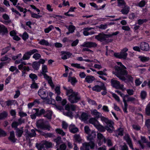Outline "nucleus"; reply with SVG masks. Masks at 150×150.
Instances as JSON below:
<instances>
[{
	"mask_svg": "<svg viewBox=\"0 0 150 150\" xmlns=\"http://www.w3.org/2000/svg\"><path fill=\"white\" fill-rule=\"evenodd\" d=\"M24 132L26 140L30 139V138L35 137L36 135L35 131L34 129H31V132L29 131L28 129H25Z\"/></svg>",
	"mask_w": 150,
	"mask_h": 150,
	"instance_id": "423d86ee",
	"label": "nucleus"
},
{
	"mask_svg": "<svg viewBox=\"0 0 150 150\" xmlns=\"http://www.w3.org/2000/svg\"><path fill=\"white\" fill-rule=\"evenodd\" d=\"M39 43L42 45H45L46 46H49V43L48 42L44 39L41 40L39 42Z\"/></svg>",
	"mask_w": 150,
	"mask_h": 150,
	"instance_id": "ea45409f",
	"label": "nucleus"
},
{
	"mask_svg": "<svg viewBox=\"0 0 150 150\" xmlns=\"http://www.w3.org/2000/svg\"><path fill=\"white\" fill-rule=\"evenodd\" d=\"M74 138L76 141L80 142H81L82 139L80 136L79 134H75L74 135Z\"/></svg>",
	"mask_w": 150,
	"mask_h": 150,
	"instance_id": "a18cd8bd",
	"label": "nucleus"
},
{
	"mask_svg": "<svg viewBox=\"0 0 150 150\" xmlns=\"http://www.w3.org/2000/svg\"><path fill=\"white\" fill-rule=\"evenodd\" d=\"M69 129L71 132L74 133L79 131L78 129L74 125H71L69 127Z\"/></svg>",
	"mask_w": 150,
	"mask_h": 150,
	"instance_id": "bb28decb",
	"label": "nucleus"
},
{
	"mask_svg": "<svg viewBox=\"0 0 150 150\" xmlns=\"http://www.w3.org/2000/svg\"><path fill=\"white\" fill-rule=\"evenodd\" d=\"M7 114L5 112L0 113V120L5 118L7 116Z\"/></svg>",
	"mask_w": 150,
	"mask_h": 150,
	"instance_id": "8fccbe9b",
	"label": "nucleus"
},
{
	"mask_svg": "<svg viewBox=\"0 0 150 150\" xmlns=\"http://www.w3.org/2000/svg\"><path fill=\"white\" fill-rule=\"evenodd\" d=\"M89 122L90 123L93 125L95 127L98 123L97 120L94 118L90 119L89 120Z\"/></svg>",
	"mask_w": 150,
	"mask_h": 150,
	"instance_id": "c9c22d12",
	"label": "nucleus"
},
{
	"mask_svg": "<svg viewBox=\"0 0 150 150\" xmlns=\"http://www.w3.org/2000/svg\"><path fill=\"white\" fill-rule=\"evenodd\" d=\"M68 81L70 82L71 84L74 86L77 82L76 78L74 77H71L69 75L68 76Z\"/></svg>",
	"mask_w": 150,
	"mask_h": 150,
	"instance_id": "393cba45",
	"label": "nucleus"
},
{
	"mask_svg": "<svg viewBox=\"0 0 150 150\" xmlns=\"http://www.w3.org/2000/svg\"><path fill=\"white\" fill-rule=\"evenodd\" d=\"M97 44L94 42H84L81 46L84 47L88 48L95 47L97 46Z\"/></svg>",
	"mask_w": 150,
	"mask_h": 150,
	"instance_id": "9b49d317",
	"label": "nucleus"
},
{
	"mask_svg": "<svg viewBox=\"0 0 150 150\" xmlns=\"http://www.w3.org/2000/svg\"><path fill=\"white\" fill-rule=\"evenodd\" d=\"M84 130L85 132L87 134H89L91 132V130L88 126H86L85 127Z\"/></svg>",
	"mask_w": 150,
	"mask_h": 150,
	"instance_id": "69168bd1",
	"label": "nucleus"
},
{
	"mask_svg": "<svg viewBox=\"0 0 150 150\" xmlns=\"http://www.w3.org/2000/svg\"><path fill=\"white\" fill-rule=\"evenodd\" d=\"M109 36L108 34H104L101 33L96 35L95 38L101 42L104 41L105 43H108L111 42L112 41V39L109 38Z\"/></svg>",
	"mask_w": 150,
	"mask_h": 150,
	"instance_id": "7ed1b4c3",
	"label": "nucleus"
},
{
	"mask_svg": "<svg viewBox=\"0 0 150 150\" xmlns=\"http://www.w3.org/2000/svg\"><path fill=\"white\" fill-rule=\"evenodd\" d=\"M147 21V20L146 19H139L138 20V23L139 24L141 25L144 23H146Z\"/></svg>",
	"mask_w": 150,
	"mask_h": 150,
	"instance_id": "0e129e2a",
	"label": "nucleus"
},
{
	"mask_svg": "<svg viewBox=\"0 0 150 150\" xmlns=\"http://www.w3.org/2000/svg\"><path fill=\"white\" fill-rule=\"evenodd\" d=\"M2 17L4 20H7V21H4V23L6 24H7L11 22V21L9 20V17L7 14H3L2 15Z\"/></svg>",
	"mask_w": 150,
	"mask_h": 150,
	"instance_id": "a878e982",
	"label": "nucleus"
},
{
	"mask_svg": "<svg viewBox=\"0 0 150 150\" xmlns=\"http://www.w3.org/2000/svg\"><path fill=\"white\" fill-rule=\"evenodd\" d=\"M45 99L47 101V103L48 104L54 105V103H55V100L52 99H47V98Z\"/></svg>",
	"mask_w": 150,
	"mask_h": 150,
	"instance_id": "6e6d98bb",
	"label": "nucleus"
},
{
	"mask_svg": "<svg viewBox=\"0 0 150 150\" xmlns=\"http://www.w3.org/2000/svg\"><path fill=\"white\" fill-rule=\"evenodd\" d=\"M123 137L124 139L126 141L127 144L129 145L130 147L132 149H134L132 141L129 135L128 134H126Z\"/></svg>",
	"mask_w": 150,
	"mask_h": 150,
	"instance_id": "2eb2a0df",
	"label": "nucleus"
},
{
	"mask_svg": "<svg viewBox=\"0 0 150 150\" xmlns=\"http://www.w3.org/2000/svg\"><path fill=\"white\" fill-rule=\"evenodd\" d=\"M67 96L69 100L71 103H76L81 100V97L78 92L74 91L73 90H70Z\"/></svg>",
	"mask_w": 150,
	"mask_h": 150,
	"instance_id": "f03ea898",
	"label": "nucleus"
},
{
	"mask_svg": "<svg viewBox=\"0 0 150 150\" xmlns=\"http://www.w3.org/2000/svg\"><path fill=\"white\" fill-rule=\"evenodd\" d=\"M39 96L43 99H45L48 96V92L44 89H40L38 92Z\"/></svg>",
	"mask_w": 150,
	"mask_h": 150,
	"instance_id": "9d476101",
	"label": "nucleus"
},
{
	"mask_svg": "<svg viewBox=\"0 0 150 150\" xmlns=\"http://www.w3.org/2000/svg\"><path fill=\"white\" fill-rule=\"evenodd\" d=\"M75 29L74 26L73 25H70L69 27V31H70L71 33H73Z\"/></svg>",
	"mask_w": 150,
	"mask_h": 150,
	"instance_id": "052dcab7",
	"label": "nucleus"
},
{
	"mask_svg": "<svg viewBox=\"0 0 150 150\" xmlns=\"http://www.w3.org/2000/svg\"><path fill=\"white\" fill-rule=\"evenodd\" d=\"M97 136L98 139L97 141L98 145L99 146H101L103 142L105 143H106V140L105 137L102 134L100 133H98L97 134Z\"/></svg>",
	"mask_w": 150,
	"mask_h": 150,
	"instance_id": "1a4fd4ad",
	"label": "nucleus"
},
{
	"mask_svg": "<svg viewBox=\"0 0 150 150\" xmlns=\"http://www.w3.org/2000/svg\"><path fill=\"white\" fill-rule=\"evenodd\" d=\"M99 131L104 132L105 131V127H103L102 125L98 124L95 127Z\"/></svg>",
	"mask_w": 150,
	"mask_h": 150,
	"instance_id": "2f4dec72",
	"label": "nucleus"
},
{
	"mask_svg": "<svg viewBox=\"0 0 150 150\" xmlns=\"http://www.w3.org/2000/svg\"><path fill=\"white\" fill-rule=\"evenodd\" d=\"M37 127L44 129H48L50 130V127L49 125L45 124L43 119H40L38 120L36 123Z\"/></svg>",
	"mask_w": 150,
	"mask_h": 150,
	"instance_id": "39448f33",
	"label": "nucleus"
},
{
	"mask_svg": "<svg viewBox=\"0 0 150 150\" xmlns=\"http://www.w3.org/2000/svg\"><path fill=\"white\" fill-rule=\"evenodd\" d=\"M66 145L64 144H63L60 146L59 148H57V150H66Z\"/></svg>",
	"mask_w": 150,
	"mask_h": 150,
	"instance_id": "603ef678",
	"label": "nucleus"
},
{
	"mask_svg": "<svg viewBox=\"0 0 150 150\" xmlns=\"http://www.w3.org/2000/svg\"><path fill=\"white\" fill-rule=\"evenodd\" d=\"M100 119L101 120L106 123L107 125H108L111 123H113V122L111 120H109L108 118L101 116L100 117Z\"/></svg>",
	"mask_w": 150,
	"mask_h": 150,
	"instance_id": "5701e85b",
	"label": "nucleus"
},
{
	"mask_svg": "<svg viewBox=\"0 0 150 150\" xmlns=\"http://www.w3.org/2000/svg\"><path fill=\"white\" fill-rule=\"evenodd\" d=\"M54 141L58 145H59L62 142V140L61 137L60 136L58 137L57 138L54 139Z\"/></svg>",
	"mask_w": 150,
	"mask_h": 150,
	"instance_id": "4c0bfd02",
	"label": "nucleus"
},
{
	"mask_svg": "<svg viewBox=\"0 0 150 150\" xmlns=\"http://www.w3.org/2000/svg\"><path fill=\"white\" fill-rule=\"evenodd\" d=\"M76 8L75 7H71L70 8L69 11L67 12V13H64V15L66 16H72L74 17V15L73 14H68V13L70 11H72V12H74V9H75Z\"/></svg>",
	"mask_w": 150,
	"mask_h": 150,
	"instance_id": "473e14b6",
	"label": "nucleus"
},
{
	"mask_svg": "<svg viewBox=\"0 0 150 150\" xmlns=\"http://www.w3.org/2000/svg\"><path fill=\"white\" fill-rule=\"evenodd\" d=\"M10 50L8 49V47H6L4 48L2 50V52L1 53V55H3L6 53L8 51Z\"/></svg>",
	"mask_w": 150,
	"mask_h": 150,
	"instance_id": "bf43d9fd",
	"label": "nucleus"
},
{
	"mask_svg": "<svg viewBox=\"0 0 150 150\" xmlns=\"http://www.w3.org/2000/svg\"><path fill=\"white\" fill-rule=\"evenodd\" d=\"M29 76L32 79L33 81H35V79L37 80L38 78L36 75L32 73L30 74Z\"/></svg>",
	"mask_w": 150,
	"mask_h": 150,
	"instance_id": "a19ab883",
	"label": "nucleus"
},
{
	"mask_svg": "<svg viewBox=\"0 0 150 150\" xmlns=\"http://www.w3.org/2000/svg\"><path fill=\"white\" fill-rule=\"evenodd\" d=\"M141 49L144 51H148L149 50V46L148 43L145 42H142L140 45Z\"/></svg>",
	"mask_w": 150,
	"mask_h": 150,
	"instance_id": "f8f14e48",
	"label": "nucleus"
},
{
	"mask_svg": "<svg viewBox=\"0 0 150 150\" xmlns=\"http://www.w3.org/2000/svg\"><path fill=\"white\" fill-rule=\"evenodd\" d=\"M77 60H78L79 61H84L86 62H93V60H91L90 59H83L82 57H79L77 58Z\"/></svg>",
	"mask_w": 150,
	"mask_h": 150,
	"instance_id": "13d9d810",
	"label": "nucleus"
},
{
	"mask_svg": "<svg viewBox=\"0 0 150 150\" xmlns=\"http://www.w3.org/2000/svg\"><path fill=\"white\" fill-rule=\"evenodd\" d=\"M47 67L46 65H43L42 66V74H46V72H47Z\"/></svg>",
	"mask_w": 150,
	"mask_h": 150,
	"instance_id": "5fc2aeb1",
	"label": "nucleus"
},
{
	"mask_svg": "<svg viewBox=\"0 0 150 150\" xmlns=\"http://www.w3.org/2000/svg\"><path fill=\"white\" fill-rule=\"evenodd\" d=\"M90 117V115L88 113L83 112L81 115L80 119L81 120L85 121L88 120Z\"/></svg>",
	"mask_w": 150,
	"mask_h": 150,
	"instance_id": "dca6fc26",
	"label": "nucleus"
},
{
	"mask_svg": "<svg viewBox=\"0 0 150 150\" xmlns=\"http://www.w3.org/2000/svg\"><path fill=\"white\" fill-rule=\"evenodd\" d=\"M54 27L52 25H51L48 28H46L45 29L44 31L45 33H48L50 31H51L52 28Z\"/></svg>",
	"mask_w": 150,
	"mask_h": 150,
	"instance_id": "680f3d73",
	"label": "nucleus"
},
{
	"mask_svg": "<svg viewBox=\"0 0 150 150\" xmlns=\"http://www.w3.org/2000/svg\"><path fill=\"white\" fill-rule=\"evenodd\" d=\"M146 93L145 91H142L140 94V96L141 99L142 100L145 99L146 96Z\"/></svg>",
	"mask_w": 150,
	"mask_h": 150,
	"instance_id": "c03bdc74",
	"label": "nucleus"
},
{
	"mask_svg": "<svg viewBox=\"0 0 150 150\" xmlns=\"http://www.w3.org/2000/svg\"><path fill=\"white\" fill-rule=\"evenodd\" d=\"M7 135V133L4 130L0 128V137H4Z\"/></svg>",
	"mask_w": 150,
	"mask_h": 150,
	"instance_id": "37998d69",
	"label": "nucleus"
},
{
	"mask_svg": "<svg viewBox=\"0 0 150 150\" xmlns=\"http://www.w3.org/2000/svg\"><path fill=\"white\" fill-rule=\"evenodd\" d=\"M55 131L57 133L61 135L62 136H63L65 135V133L60 129H57Z\"/></svg>",
	"mask_w": 150,
	"mask_h": 150,
	"instance_id": "e433bc0d",
	"label": "nucleus"
},
{
	"mask_svg": "<svg viewBox=\"0 0 150 150\" xmlns=\"http://www.w3.org/2000/svg\"><path fill=\"white\" fill-rule=\"evenodd\" d=\"M126 3L124 0H118V6H125Z\"/></svg>",
	"mask_w": 150,
	"mask_h": 150,
	"instance_id": "49530a36",
	"label": "nucleus"
},
{
	"mask_svg": "<svg viewBox=\"0 0 150 150\" xmlns=\"http://www.w3.org/2000/svg\"><path fill=\"white\" fill-rule=\"evenodd\" d=\"M8 139L13 143H14L16 142V139H15L14 132L13 131L10 132V136L8 137Z\"/></svg>",
	"mask_w": 150,
	"mask_h": 150,
	"instance_id": "6ab92c4d",
	"label": "nucleus"
},
{
	"mask_svg": "<svg viewBox=\"0 0 150 150\" xmlns=\"http://www.w3.org/2000/svg\"><path fill=\"white\" fill-rule=\"evenodd\" d=\"M145 125L148 129H150V119H148L146 120Z\"/></svg>",
	"mask_w": 150,
	"mask_h": 150,
	"instance_id": "338daca9",
	"label": "nucleus"
},
{
	"mask_svg": "<svg viewBox=\"0 0 150 150\" xmlns=\"http://www.w3.org/2000/svg\"><path fill=\"white\" fill-rule=\"evenodd\" d=\"M40 65V64L39 62H33L32 64V66L33 68L36 70L38 69Z\"/></svg>",
	"mask_w": 150,
	"mask_h": 150,
	"instance_id": "f704fd0d",
	"label": "nucleus"
},
{
	"mask_svg": "<svg viewBox=\"0 0 150 150\" xmlns=\"http://www.w3.org/2000/svg\"><path fill=\"white\" fill-rule=\"evenodd\" d=\"M107 25L106 24H101L100 25L97 26L99 28L102 30L105 29L107 28Z\"/></svg>",
	"mask_w": 150,
	"mask_h": 150,
	"instance_id": "e2e57ef3",
	"label": "nucleus"
},
{
	"mask_svg": "<svg viewBox=\"0 0 150 150\" xmlns=\"http://www.w3.org/2000/svg\"><path fill=\"white\" fill-rule=\"evenodd\" d=\"M114 124L113 122V123H111L105 126V129L108 132L110 133H112L114 128L113 126Z\"/></svg>",
	"mask_w": 150,
	"mask_h": 150,
	"instance_id": "412c9836",
	"label": "nucleus"
},
{
	"mask_svg": "<svg viewBox=\"0 0 150 150\" xmlns=\"http://www.w3.org/2000/svg\"><path fill=\"white\" fill-rule=\"evenodd\" d=\"M91 114L92 115H96L98 117H99L101 114L100 113L98 112L96 110H94L93 111H92Z\"/></svg>",
	"mask_w": 150,
	"mask_h": 150,
	"instance_id": "de8ad7c7",
	"label": "nucleus"
},
{
	"mask_svg": "<svg viewBox=\"0 0 150 150\" xmlns=\"http://www.w3.org/2000/svg\"><path fill=\"white\" fill-rule=\"evenodd\" d=\"M100 82V85H96L92 88V89L93 91L97 92H99L101 90H105L106 89V87L103 83L101 82Z\"/></svg>",
	"mask_w": 150,
	"mask_h": 150,
	"instance_id": "0eeeda50",
	"label": "nucleus"
},
{
	"mask_svg": "<svg viewBox=\"0 0 150 150\" xmlns=\"http://www.w3.org/2000/svg\"><path fill=\"white\" fill-rule=\"evenodd\" d=\"M79 40L78 39H76L75 41H73L71 40H69V42H72L71 44V46L72 47H74L76 46L78 43Z\"/></svg>",
	"mask_w": 150,
	"mask_h": 150,
	"instance_id": "3c124183",
	"label": "nucleus"
},
{
	"mask_svg": "<svg viewBox=\"0 0 150 150\" xmlns=\"http://www.w3.org/2000/svg\"><path fill=\"white\" fill-rule=\"evenodd\" d=\"M34 109L35 110V114L37 116H40L42 115H44L45 112V110L43 109H42L40 110L38 108H34Z\"/></svg>",
	"mask_w": 150,
	"mask_h": 150,
	"instance_id": "a211bd4d",
	"label": "nucleus"
},
{
	"mask_svg": "<svg viewBox=\"0 0 150 150\" xmlns=\"http://www.w3.org/2000/svg\"><path fill=\"white\" fill-rule=\"evenodd\" d=\"M94 80V78L93 76H87L85 80L88 83H91Z\"/></svg>",
	"mask_w": 150,
	"mask_h": 150,
	"instance_id": "72a5a7b5",
	"label": "nucleus"
},
{
	"mask_svg": "<svg viewBox=\"0 0 150 150\" xmlns=\"http://www.w3.org/2000/svg\"><path fill=\"white\" fill-rule=\"evenodd\" d=\"M120 150H128V148L127 145L124 144L123 145L120 146Z\"/></svg>",
	"mask_w": 150,
	"mask_h": 150,
	"instance_id": "4d7b16f0",
	"label": "nucleus"
},
{
	"mask_svg": "<svg viewBox=\"0 0 150 150\" xmlns=\"http://www.w3.org/2000/svg\"><path fill=\"white\" fill-rule=\"evenodd\" d=\"M7 29L3 25H0V33H2L3 35L5 34L8 33Z\"/></svg>",
	"mask_w": 150,
	"mask_h": 150,
	"instance_id": "4be33fe9",
	"label": "nucleus"
},
{
	"mask_svg": "<svg viewBox=\"0 0 150 150\" xmlns=\"http://www.w3.org/2000/svg\"><path fill=\"white\" fill-rule=\"evenodd\" d=\"M23 127H22L20 129L17 128L15 132L16 135L19 137H21L23 132Z\"/></svg>",
	"mask_w": 150,
	"mask_h": 150,
	"instance_id": "b1692460",
	"label": "nucleus"
},
{
	"mask_svg": "<svg viewBox=\"0 0 150 150\" xmlns=\"http://www.w3.org/2000/svg\"><path fill=\"white\" fill-rule=\"evenodd\" d=\"M128 50V49L125 47L123 48L120 53V56L121 57V59H126L127 56V53L126 52Z\"/></svg>",
	"mask_w": 150,
	"mask_h": 150,
	"instance_id": "4468645a",
	"label": "nucleus"
},
{
	"mask_svg": "<svg viewBox=\"0 0 150 150\" xmlns=\"http://www.w3.org/2000/svg\"><path fill=\"white\" fill-rule=\"evenodd\" d=\"M52 112L51 110H48L45 111L43 115L44 117L47 118L48 119L51 120L52 118Z\"/></svg>",
	"mask_w": 150,
	"mask_h": 150,
	"instance_id": "aec40b11",
	"label": "nucleus"
},
{
	"mask_svg": "<svg viewBox=\"0 0 150 150\" xmlns=\"http://www.w3.org/2000/svg\"><path fill=\"white\" fill-rule=\"evenodd\" d=\"M145 115L148 116H150V103L146 106L145 109Z\"/></svg>",
	"mask_w": 150,
	"mask_h": 150,
	"instance_id": "c85d7f7f",
	"label": "nucleus"
},
{
	"mask_svg": "<svg viewBox=\"0 0 150 150\" xmlns=\"http://www.w3.org/2000/svg\"><path fill=\"white\" fill-rule=\"evenodd\" d=\"M125 80H122V81H125L126 80H127L128 82H132L133 80V78L131 76L129 75H127L124 76Z\"/></svg>",
	"mask_w": 150,
	"mask_h": 150,
	"instance_id": "7c9ffc66",
	"label": "nucleus"
},
{
	"mask_svg": "<svg viewBox=\"0 0 150 150\" xmlns=\"http://www.w3.org/2000/svg\"><path fill=\"white\" fill-rule=\"evenodd\" d=\"M117 63L118 65H120V67L115 66V71L113 73L120 80H125V79L124 76L127 75L128 74V72L126 70L127 68L121 62H118Z\"/></svg>",
	"mask_w": 150,
	"mask_h": 150,
	"instance_id": "f257e3e1",
	"label": "nucleus"
},
{
	"mask_svg": "<svg viewBox=\"0 0 150 150\" xmlns=\"http://www.w3.org/2000/svg\"><path fill=\"white\" fill-rule=\"evenodd\" d=\"M71 65L73 67H76L78 69H85V68L83 66H81L80 64H74L72 63L71 64Z\"/></svg>",
	"mask_w": 150,
	"mask_h": 150,
	"instance_id": "58836bf2",
	"label": "nucleus"
},
{
	"mask_svg": "<svg viewBox=\"0 0 150 150\" xmlns=\"http://www.w3.org/2000/svg\"><path fill=\"white\" fill-rule=\"evenodd\" d=\"M96 132L94 131H92L91 134L88 135L87 137V139L90 141L89 142L91 144L90 146V148L91 149H93L96 144L94 143V139L96 138Z\"/></svg>",
	"mask_w": 150,
	"mask_h": 150,
	"instance_id": "20e7f679",
	"label": "nucleus"
},
{
	"mask_svg": "<svg viewBox=\"0 0 150 150\" xmlns=\"http://www.w3.org/2000/svg\"><path fill=\"white\" fill-rule=\"evenodd\" d=\"M91 144L90 142H85L82 144V146L80 147L81 150H90Z\"/></svg>",
	"mask_w": 150,
	"mask_h": 150,
	"instance_id": "f3484780",
	"label": "nucleus"
},
{
	"mask_svg": "<svg viewBox=\"0 0 150 150\" xmlns=\"http://www.w3.org/2000/svg\"><path fill=\"white\" fill-rule=\"evenodd\" d=\"M76 106L74 105H69L68 104L66 105L65 106V109L68 111H69L71 109L72 111H75L76 110Z\"/></svg>",
	"mask_w": 150,
	"mask_h": 150,
	"instance_id": "cd10ccee",
	"label": "nucleus"
},
{
	"mask_svg": "<svg viewBox=\"0 0 150 150\" xmlns=\"http://www.w3.org/2000/svg\"><path fill=\"white\" fill-rule=\"evenodd\" d=\"M111 83L113 87L115 88H116L118 89L121 88L120 86V82L118 81L112 79Z\"/></svg>",
	"mask_w": 150,
	"mask_h": 150,
	"instance_id": "ddd939ff",
	"label": "nucleus"
},
{
	"mask_svg": "<svg viewBox=\"0 0 150 150\" xmlns=\"http://www.w3.org/2000/svg\"><path fill=\"white\" fill-rule=\"evenodd\" d=\"M141 60L142 62H146L149 59V58L144 56H140L139 57Z\"/></svg>",
	"mask_w": 150,
	"mask_h": 150,
	"instance_id": "09e8293b",
	"label": "nucleus"
},
{
	"mask_svg": "<svg viewBox=\"0 0 150 150\" xmlns=\"http://www.w3.org/2000/svg\"><path fill=\"white\" fill-rule=\"evenodd\" d=\"M22 37L23 39L25 40L28 38V35L27 33L26 32H25L23 34Z\"/></svg>",
	"mask_w": 150,
	"mask_h": 150,
	"instance_id": "774afa93",
	"label": "nucleus"
},
{
	"mask_svg": "<svg viewBox=\"0 0 150 150\" xmlns=\"http://www.w3.org/2000/svg\"><path fill=\"white\" fill-rule=\"evenodd\" d=\"M45 145L46 148H48L52 147V143L51 142H49L47 141H45L43 144Z\"/></svg>",
	"mask_w": 150,
	"mask_h": 150,
	"instance_id": "79ce46f5",
	"label": "nucleus"
},
{
	"mask_svg": "<svg viewBox=\"0 0 150 150\" xmlns=\"http://www.w3.org/2000/svg\"><path fill=\"white\" fill-rule=\"evenodd\" d=\"M19 124V123L18 122H12V123L11 126L12 127L14 128L15 129H17L18 128L17 126Z\"/></svg>",
	"mask_w": 150,
	"mask_h": 150,
	"instance_id": "864d4df0",
	"label": "nucleus"
},
{
	"mask_svg": "<svg viewBox=\"0 0 150 150\" xmlns=\"http://www.w3.org/2000/svg\"><path fill=\"white\" fill-rule=\"evenodd\" d=\"M129 10V8L126 6H125L124 8L121 11V12L123 14H127Z\"/></svg>",
	"mask_w": 150,
	"mask_h": 150,
	"instance_id": "c756f323",
	"label": "nucleus"
},
{
	"mask_svg": "<svg viewBox=\"0 0 150 150\" xmlns=\"http://www.w3.org/2000/svg\"><path fill=\"white\" fill-rule=\"evenodd\" d=\"M38 52V50L36 49H33L30 50V51L26 52L24 54L22 59L24 60L28 59L31 55Z\"/></svg>",
	"mask_w": 150,
	"mask_h": 150,
	"instance_id": "6e6552de",
	"label": "nucleus"
}]
</instances>
